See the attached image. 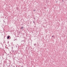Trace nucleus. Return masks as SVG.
Here are the masks:
<instances>
[{"instance_id": "nucleus-7", "label": "nucleus", "mask_w": 67, "mask_h": 67, "mask_svg": "<svg viewBox=\"0 0 67 67\" xmlns=\"http://www.w3.org/2000/svg\"><path fill=\"white\" fill-rule=\"evenodd\" d=\"M34 11H35V10H34Z\"/></svg>"}, {"instance_id": "nucleus-1", "label": "nucleus", "mask_w": 67, "mask_h": 67, "mask_svg": "<svg viewBox=\"0 0 67 67\" xmlns=\"http://www.w3.org/2000/svg\"><path fill=\"white\" fill-rule=\"evenodd\" d=\"M10 36H8L7 37V39H9V38H10Z\"/></svg>"}, {"instance_id": "nucleus-5", "label": "nucleus", "mask_w": 67, "mask_h": 67, "mask_svg": "<svg viewBox=\"0 0 67 67\" xmlns=\"http://www.w3.org/2000/svg\"><path fill=\"white\" fill-rule=\"evenodd\" d=\"M52 37H54V36H52Z\"/></svg>"}, {"instance_id": "nucleus-6", "label": "nucleus", "mask_w": 67, "mask_h": 67, "mask_svg": "<svg viewBox=\"0 0 67 67\" xmlns=\"http://www.w3.org/2000/svg\"><path fill=\"white\" fill-rule=\"evenodd\" d=\"M33 23H34V21H33Z\"/></svg>"}, {"instance_id": "nucleus-4", "label": "nucleus", "mask_w": 67, "mask_h": 67, "mask_svg": "<svg viewBox=\"0 0 67 67\" xmlns=\"http://www.w3.org/2000/svg\"><path fill=\"white\" fill-rule=\"evenodd\" d=\"M7 43H8V44H9V42H8Z\"/></svg>"}, {"instance_id": "nucleus-3", "label": "nucleus", "mask_w": 67, "mask_h": 67, "mask_svg": "<svg viewBox=\"0 0 67 67\" xmlns=\"http://www.w3.org/2000/svg\"><path fill=\"white\" fill-rule=\"evenodd\" d=\"M34 46H35V45H36V44H34Z\"/></svg>"}, {"instance_id": "nucleus-2", "label": "nucleus", "mask_w": 67, "mask_h": 67, "mask_svg": "<svg viewBox=\"0 0 67 67\" xmlns=\"http://www.w3.org/2000/svg\"><path fill=\"white\" fill-rule=\"evenodd\" d=\"M21 30H22L23 31V27H22L21 28Z\"/></svg>"}]
</instances>
